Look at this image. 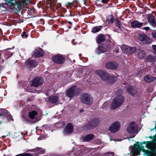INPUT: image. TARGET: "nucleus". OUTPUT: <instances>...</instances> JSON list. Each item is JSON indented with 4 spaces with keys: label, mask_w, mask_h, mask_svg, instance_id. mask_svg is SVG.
<instances>
[{
    "label": "nucleus",
    "mask_w": 156,
    "mask_h": 156,
    "mask_svg": "<svg viewBox=\"0 0 156 156\" xmlns=\"http://www.w3.org/2000/svg\"><path fill=\"white\" fill-rule=\"evenodd\" d=\"M124 100V98L122 95L116 96L114 98L111 104V109H115L118 108L123 103Z\"/></svg>",
    "instance_id": "f257e3e1"
},
{
    "label": "nucleus",
    "mask_w": 156,
    "mask_h": 156,
    "mask_svg": "<svg viewBox=\"0 0 156 156\" xmlns=\"http://www.w3.org/2000/svg\"><path fill=\"white\" fill-rule=\"evenodd\" d=\"M100 119L98 118H94L91 119L87 123L83 126L84 129L90 130L98 126L100 123Z\"/></svg>",
    "instance_id": "f03ea898"
},
{
    "label": "nucleus",
    "mask_w": 156,
    "mask_h": 156,
    "mask_svg": "<svg viewBox=\"0 0 156 156\" xmlns=\"http://www.w3.org/2000/svg\"><path fill=\"white\" fill-rule=\"evenodd\" d=\"M11 49L8 48L3 50H0V63L1 64L3 63L5 59H7L12 55V52L8 51Z\"/></svg>",
    "instance_id": "7ed1b4c3"
},
{
    "label": "nucleus",
    "mask_w": 156,
    "mask_h": 156,
    "mask_svg": "<svg viewBox=\"0 0 156 156\" xmlns=\"http://www.w3.org/2000/svg\"><path fill=\"white\" fill-rule=\"evenodd\" d=\"M51 59L53 62L59 65L63 64L66 62V59L63 55L59 54L52 56Z\"/></svg>",
    "instance_id": "20e7f679"
},
{
    "label": "nucleus",
    "mask_w": 156,
    "mask_h": 156,
    "mask_svg": "<svg viewBox=\"0 0 156 156\" xmlns=\"http://www.w3.org/2000/svg\"><path fill=\"white\" fill-rule=\"evenodd\" d=\"M82 102L89 105H91L93 102V99L88 94H85L82 95L81 98Z\"/></svg>",
    "instance_id": "39448f33"
},
{
    "label": "nucleus",
    "mask_w": 156,
    "mask_h": 156,
    "mask_svg": "<svg viewBox=\"0 0 156 156\" xmlns=\"http://www.w3.org/2000/svg\"><path fill=\"white\" fill-rule=\"evenodd\" d=\"M6 5L8 6H13L16 11H20L19 1L17 0H7Z\"/></svg>",
    "instance_id": "423d86ee"
},
{
    "label": "nucleus",
    "mask_w": 156,
    "mask_h": 156,
    "mask_svg": "<svg viewBox=\"0 0 156 156\" xmlns=\"http://www.w3.org/2000/svg\"><path fill=\"white\" fill-rule=\"evenodd\" d=\"M43 82V79L39 76L34 78L31 81L33 86L35 87L42 85Z\"/></svg>",
    "instance_id": "0eeeda50"
},
{
    "label": "nucleus",
    "mask_w": 156,
    "mask_h": 156,
    "mask_svg": "<svg viewBox=\"0 0 156 156\" xmlns=\"http://www.w3.org/2000/svg\"><path fill=\"white\" fill-rule=\"evenodd\" d=\"M120 124L118 121L112 123L109 127L108 129L112 133H115L118 132L120 129Z\"/></svg>",
    "instance_id": "6e6552de"
},
{
    "label": "nucleus",
    "mask_w": 156,
    "mask_h": 156,
    "mask_svg": "<svg viewBox=\"0 0 156 156\" xmlns=\"http://www.w3.org/2000/svg\"><path fill=\"white\" fill-rule=\"evenodd\" d=\"M139 40L144 44H150L151 40L147 35L144 34H140L138 35Z\"/></svg>",
    "instance_id": "1a4fd4ad"
},
{
    "label": "nucleus",
    "mask_w": 156,
    "mask_h": 156,
    "mask_svg": "<svg viewBox=\"0 0 156 156\" xmlns=\"http://www.w3.org/2000/svg\"><path fill=\"white\" fill-rule=\"evenodd\" d=\"M95 73L101 78V80L105 81L107 80V78L109 74L106 71L102 70L95 71Z\"/></svg>",
    "instance_id": "9d476101"
},
{
    "label": "nucleus",
    "mask_w": 156,
    "mask_h": 156,
    "mask_svg": "<svg viewBox=\"0 0 156 156\" xmlns=\"http://www.w3.org/2000/svg\"><path fill=\"white\" fill-rule=\"evenodd\" d=\"M73 126L71 123H68L64 129V133L65 134H71L73 132Z\"/></svg>",
    "instance_id": "9b49d317"
},
{
    "label": "nucleus",
    "mask_w": 156,
    "mask_h": 156,
    "mask_svg": "<svg viewBox=\"0 0 156 156\" xmlns=\"http://www.w3.org/2000/svg\"><path fill=\"white\" fill-rule=\"evenodd\" d=\"M76 87V85H74L68 89L66 92V96L70 98H73L75 94Z\"/></svg>",
    "instance_id": "f8f14e48"
},
{
    "label": "nucleus",
    "mask_w": 156,
    "mask_h": 156,
    "mask_svg": "<svg viewBox=\"0 0 156 156\" xmlns=\"http://www.w3.org/2000/svg\"><path fill=\"white\" fill-rule=\"evenodd\" d=\"M125 88L127 91L132 96H134L137 93V90L136 87L129 85L126 87Z\"/></svg>",
    "instance_id": "ddd939ff"
},
{
    "label": "nucleus",
    "mask_w": 156,
    "mask_h": 156,
    "mask_svg": "<svg viewBox=\"0 0 156 156\" xmlns=\"http://www.w3.org/2000/svg\"><path fill=\"white\" fill-rule=\"evenodd\" d=\"M118 67L117 63L114 61L109 62L105 64V67L109 69H115L117 68Z\"/></svg>",
    "instance_id": "4468645a"
},
{
    "label": "nucleus",
    "mask_w": 156,
    "mask_h": 156,
    "mask_svg": "<svg viewBox=\"0 0 156 156\" xmlns=\"http://www.w3.org/2000/svg\"><path fill=\"white\" fill-rule=\"evenodd\" d=\"M27 67L29 68H35L37 66V63L35 60L28 59L25 62Z\"/></svg>",
    "instance_id": "2eb2a0df"
},
{
    "label": "nucleus",
    "mask_w": 156,
    "mask_h": 156,
    "mask_svg": "<svg viewBox=\"0 0 156 156\" xmlns=\"http://www.w3.org/2000/svg\"><path fill=\"white\" fill-rule=\"evenodd\" d=\"M131 27L133 28H141L143 26H144L145 24L140 22L137 20H134L131 23Z\"/></svg>",
    "instance_id": "dca6fc26"
},
{
    "label": "nucleus",
    "mask_w": 156,
    "mask_h": 156,
    "mask_svg": "<svg viewBox=\"0 0 156 156\" xmlns=\"http://www.w3.org/2000/svg\"><path fill=\"white\" fill-rule=\"evenodd\" d=\"M144 148V146L143 145H140L139 144H135L133 146V148L137 151L136 152V156L140 154L139 151H142L143 152L145 151L146 150Z\"/></svg>",
    "instance_id": "f3484780"
},
{
    "label": "nucleus",
    "mask_w": 156,
    "mask_h": 156,
    "mask_svg": "<svg viewBox=\"0 0 156 156\" xmlns=\"http://www.w3.org/2000/svg\"><path fill=\"white\" fill-rule=\"evenodd\" d=\"M134 122L133 121L131 122L129 127L126 129L127 133H134L137 131V128L133 126V124Z\"/></svg>",
    "instance_id": "a211bd4d"
},
{
    "label": "nucleus",
    "mask_w": 156,
    "mask_h": 156,
    "mask_svg": "<svg viewBox=\"0 0 156 156\" xmlns=\"http://www.w3.org/2000/svg\"><path fill=\"white\" fill-rule=\"evenodd\" d=\"M106 38L104 35L102 34H99L96 39V42L98 44H100L105 40Z\"/></svg>",
    "instance_id": "6ab92c4d"
},
{
    "label": "nucleus",
    "mask_w": 156,
    "mask_h": 156,
    "mask_svg": "<svg viewBox=\"0 0 156 156\" xmlns=\"http://www.w3.org/2000/svg\"><path fill=\"white\" fill-rule=\"evenodd\" d=\"M137 54L140 58H144L146 55L145 52L140 48H139L137 50Z\"/></svg>",
    "instance_id": "aec40b11"
},
{
    "label": "nucleus",
    "mask_w": 156,
    "mask_h": 156,
    "mask_svg": "<svg viewBox=\"0 0 156 156\" xmlns=\"http://www.w3.org/2000/svg\"><path fill=\"white\" fill-rule=\"evenodd\" d=\"M58 100V97L57 96H51L48 97V101L52 104H55Z\"/></svg>",
    "instance_id": "412c9836"
},
{
    "label": "nucleus",
    "mask_w": 156,
    "mask_h": 156,
    "mask_svg": "<svg viewBox=\"0 0 156 156\" xmlns=\"http://www.w3.org/2000/svg\"><path fill=\"white\" fill-rule=\"evenodd\" d=\"M94 137L93 134H88L84 136L83 138V140L84 142H88L92 140Z\"/></svg>",
    "instance_id": "4be33fe9"
},
{
    "label": "nucleus",
    "mask_w": 156,
    "mask_h": 156,
    "mask_svg": "<svg viewBox=\"0 0 156 156\" xmlns=\"http://www.w3.org/2000/svg\"><path fill=\"white\" fill-rule=\"evenodd\" d=\"M121 48L123 53L128 55H130V53L129 52V49H130L129 46L127 45H123L121 47Z\"/></svg>",
    "instance_id": "5701e85b"
},
{
    "label": "nucleus",
    "mask_w": 156,
    "mask_h": 156,
    "mask_svg": "<svg viewBox=\"0 0 156 156\" xmlns=\"http://www.w3.org/2000/svg\"><path fill=\"white\" fill-rule=\"evenodd\" d=\"M156 77L146 75L144 78L145 81L147 83H150L154 81L156 79Z\"/></svg>",
    "instance_id": "b1692460"
},
{
    "label": "nucleus",
    "mask_w": 156,
    "mask_h": 156,
    "mask_svg": "<svg viewBox=\"0 0 156 156\" xmlns=\"http://www.w3.org/2000/svg\"><path fill=\"white\" fill-rule=\"evenodd\" d=\"M37 115V112L35 110H32L28 112V117L30 119H34L35 117Z\"/></svg>",
    "instance_id": "393cba45"
},
{
    "label": "nucleus",
    "mask_w": 156,
    "mask_h": 156,
    "mask_svg": "<svg viewBox=\"0 0 156 156\" xmlns=\"http://www.w3.org/2000/svg\"><path fill=\"white\" fill-rule=\"evenodd\" d=\"M147 20L149 23L152 26H153L154 24V25L155 21L154 16L153 15H149L147 17Z\"/></svg>",
    "instance_id": "a878e982"
},
{
    "label": "nucleus",
    "mask_w": 156,
    "mask_h": 156,
    "mask_svg": "<svg viewBox=\"0 0 156 156\" xmlns=\"http://www.w3.org/2000/svg\"><path fill=\"white\" fill-rule=\"evenodd\" d=\"M9 112L6 109L4 108L0 109V117L2 116V117H6V115H8Z\"/></svg>",
    "instance_id": "bb28decb"
},
{
    "label": "nucleus",
    "mask_w": 156,
    "mask_h": 156,
    "mask_svg": "<svg viewBox=\"0 0 156 156\" xmlns=\"http://www.w3.org/2000/svg\"><path fill=\"white\" fill-rule=\"evenodd\" d=\"M96 52L98 55L105 52V50L102 46H99L95 50Z\"/></svg>",
    "instance_id": "cd10ccee"
},
{
    "label": "nucleus",
    "mask_w": 156,
    "mask_h": 156,
    "mask_svg": "<svg viewBox=\"0 0 156 156\" xmlns=\"http://www.w3.org/2000/svg\"><path fill=\"white\" fill-rule=\"evenodd\" d=\"M107 78V80L105 81L108 82L110 84L113 83L116 80L114 76H110L109 74Z\"/></svg>",
    "instance_id": "c85d7f7f"
},
{
    "label": "nucleus",
    "mask_w": 156,
    "mask_h": 156,
    "mask_svg": "<svg viewBox=\"0 0 156 156\" xmlns=\"http://www.w3.org/2000/svg\"><path fill=\"white\" fill-rule=\"evenodd\" d=\"M106 21L108 23L112 24L114 21L113 16L112 14L107 16L106 18Z\"/></svg>",
    "instance_id": "c756f323"
},
{
    "label": "nucleus",
    "mask_w": 156,
    "mask_h": 156,
    "mask_svg": "<svg viewBox=\"0 0 156 156\" xmlns=\"http://www.w3.org/2000/svg\"><path fill=\"white\" fill-rule=\"evenodd\" d=\"M32 151H33V152L38 151V153L40 154H44V150L41 148H37L36 149L29 150L28 151L32 152Z\"/></svg>",
    "instance_id": "7c9ffc66"
},
{
    "label": "nucleus",
    "mask_w": 156,
    "mask_h": 156,
    "mask_svg": "<svg viewBox=\"0 0 156 156\" xmlns=\"http://www.w3.org/2000/svg\"><path fill=\"white\" fill-rule=\"evenodd\" d=\"M146 60L147 61L149 62L156 61V57L149 55L147 57Z\"/></svg>",
    "instance_id": "2f4dec72"
},
{
    "label": "nucleus",
    "mask_w": 156,
    "mask_h": 156,
    "mask_svg": "<svg viewBox=\"0 0 156 156\" xmlns=\"http://www.w3.org/2000/svg\"><path fill=\"white\" fill-rule=\"evenodd\" d=\"M34 55H35V57L36 58L42 57L43 55V51L41 49L38 50L35 52Z\"/></svg>",
    "instance_id": "473e14b6"
},
{
    "label": "nucleus",
    "mask_w": 156,
    "mask_h": 156,
    "mask_svg": "<svg viewBox=\"0 0 156 156\" xmlns=\"http://www.w3.org/2000/svg\"><path fill=\"white\" fill-rule=\"evenodd\" d=\"M85 151L83 149H80L74 153V154L77 156H81L85 154Z\"/></svg>",
    "instance_id": "72a5a7b5"
},
{
    "label": "nucleus",
    "mask_w": 156,
    "mask_h": 156,
    "mask_svg": "<svg viewBox=\"0 0 156 156\" xmlns=\"http://www.w3.org/2000/svg\"><path fill=\"white\" fill-rule=\"evenodd\" d=\"M143 152H144V154H146L147 156H154V149L151 151L149 150H146V151Z\"/></svg>",
    "instance_id": "f704fd0d"
},
{
    "label": "nucleus",
    "mask_w": 156,
    "mask_h": 156,
    "mask_svg": "<svg viewBox=\"0 0 156 156\" xmlns=\"http://www.w3.org/2000/svg\"><path fill=\"white\" fill-rule=\"evenodd\" d=\"M102 28V26H96L93 27L91 31L92 33H95L99 32L101 30Z\"/></svg>",
    "instance_id": "c9c22d12"
},
{
    "label": "nucleus",
    "mask_w": 156,
    "mask_h": 156,
    "mask_svg": "<svg viewBox=\"0 0 156 156\" xmlns=\"http://www.w3.org/2000/svg\"><path fill=\"white\" fill-rule=\"evenodd\" d=\"M19 2L20 5V9H21L22 6L23 5L29 2V0H19Z\"/></svg>",
    "instance_id": "e433bc0d"
},
{
    "label": "nucleus",
    "mask_w": 156,
    "mask_h": 156,
    "mask_svg": "<svg viewBox=\"0 0 156 156\" xmlns=\"http://www.w3.org/2000/svg\"><path fill=\"white\" fill-rule=\"evenodd\" d=\"M115 22L117 27L119 29H121V22L119 20L118 18H117L115 20Z\"/></svg>",
    "instance_id": "4c0bfd02"
},
{
    "label": "nucleus",
    "mask_w": 156,
    "mask_h": 156,
    "mask_svg": "<svg viewBox=\"0 0 156 156\" xmlns=\"http://www.w3.org/2000/svg\"><path fill=\"white\" fill-rule=\"evenodd\" d=\"M130 49L129 50V52L130 53V55L134 53L135 52L137 51L136 48L135 47H130Z\"/></svg>",
    "instance_id": "58836bf2"
},
{
    "label": "nucleus",
    "mask_w": 156,
    "mask_h": 156,
    "mask_svg": "<svg viewBox=\"0 0 156 156\" xmlns=\"http://www.w3.org/2000/svg\"><path fill=\"white\" fill-rule=\"evenodd\" d=\"M65 124V122L62 121H59L57 123H56V126L58 127H60L62 126H64Z\"/></svg>",
    "instance_id": "ea45409f"
},
{
    "label": "nucleus",
    "mask_w": 156,
    "mask_h": 156,
    "mask_svg": "<svg viewBox=\"0 0 156 156\" xmlns=\"http://www.w3.org/2000/svg\"><path fill=\"white\" fill-rule=\"evenodd\" d=\"M50 125L48 124L43 125L42 128L43 129H45L46 130H50Z\"/></svg>",
    "instance_id": "a19ab883"
},
{
    "label": "nucleus",
    "mask_w": 156,
    "mask_h": 156,
    "mask_svg": "<svg viewBox=\"0 0 156 156\" xmlns=\"http://www.w3.org/2000/svg\"><path fill=\"white\" fill-rule=\"evenodd\" d=\"M23 119H24V121H25L26 123H27V122L30 123L31 121L30 119H29L27 117L25 116H23Z\"/></svg>",
    "instance_id": "79ce46f5"
},
{
    "label": "nucleus",
    "mask_w": 156,
    "mask_h": 156,
    "mask_svg": "<svg viewBox=\"0 0 156 156\" xmlns=\"http://www.w3.org/2000/svg\"><path fill=\"white\" fill-rule=\"evenodd\" d=\"M37 22L38 24L43 25L44 23V19H42L38 20Z\"/></svg>",
    "instance_id": "37998d69"
},
{
    "label": "nucleus",
    "mask_w": 156,
    "mask_h": 156,
    "mask_svg": "<svg viewBox=\"0 0 156 156\" xmlns=\"http://www.w3.org/2000/svg\"><path fill=\"white\" fill-rule=\"evenodd\" d=\"M114 154L113 152H108L106 153L105 156H114Z\"/></svg>",
    "instance_id": "c03bdc74"
},
{
    "label": "nucleus",
    "mask_w": 156,
    "mask_h": 156,
    "mask_svg": "<svg viewBox=\"0 0 156 156\" xmlns=\"http://www.w3.org/2000/svg\"><path fill=\"white\" fill-rule=\"evenodd\" d=\"M21 35L23 38H26L28 37L27 34L24 31L22 33Z\"/></svg>",
    "instance_id": "a18cd8bd"
},
{
    "label": "nucleus",
    "mask_w": 156,
    "mask_h": 156,
    "mask_svg": "<svg viewBox=\"0 0 156 156\" xmlns=\"http://www.w3.org/2000/svg\"><path fill=\"white\" fill-rule=\"evenodd\" d=\"M80 89L79 88H78L77 90H76V89L75 93V94L76 95L80 94Z\"/></svg>",
    "instance_id": "49530a36"
},
{
    "label": "nucleus",
    "mask_w": 156,
    "mask_h": 156,
    "mask_svg": "<svg viewBox=\"0 0 156 156\" xmlns=\"http://www.w3.org/2000/svg\"><path fill=\"white\" fill-rule=\"evenodd\" d=\"M152 47L154 50V54H156V45H153Z\"/></svg>",
    "instance_id": "de8ad7c7"
},
{
    "label": "nucleus",
    "mask_w": 156,
    "mask_h": 156,
    "mask_svg": "<svg viewBox=\"0 0 156 156\" xmlns=\"http://www.w3.org/2000/svg\"><path fill=\"white\" fill-rule=\"evenodd\" d=\"M66 5L68 7H71L72 5V3L70 2H67Z\"/></svg>",
    "instance_id": "09e8293b"
},
{
    "label": "nucleus",
    "mask_w": 156,
    "mask_h": 156,
    "mask_svg": "<svg viewBox=\"0 0 156 156\" xmlns=\"http://www.w3.org/2000/svg\"><path fill=\"white\" fill-rule=\"evenodd\" d=\"M142 29L143 30L147 31V30H148L150 29V28L148 27H143V28Z\"/></svg>",
    "instance_id": "8fccbe9b"
},
{
    "label": "nucleus",
    "mask_w": 156,
    "mask_h": 156,
    "mask_svg": "<svg viewBox=\"0 0 156 156\" xmlns=\"http://www.w3.org/2000/svg\"><path fill=\"white\" fill-rule=\"evenodd\" d=\"M4 4L2 5V4L0 3V10H2V8H4V7L3 6Z\"/></svg>",
    "instance_id": "3c124183"
},
{
    "label": "nucleus",
    "mask_w": 156,
    "mask_h": 156,
    "mask_svg": "<svg viewBox=\"0 0 156 156\" xmlns=\"http://www.w3.org/2000/svg\"><path fill=\"white\" fill-rule=\"evenodd\" d=\"M151 143V141H146V147H147V146L148 145L150 144Z\"/></svg>",
    "instance_id": "603ef678"
},
{
    "label": "nucleus",
    "mask_w": 156,
    "mask_h": 156,
    "mask_svg": "<svg viewBox=\"0 0 156 156\" xmlns=\"http://www.w3.org/2000/svg\"><path fill=\"white\" fill-rule=\"evenodd\" d=\"M110 0H102V2L104 3H107Z\"/></svg>",
    "instance_id": "864d4df0"
},
{
    "label": "nucleus",
    "mask_w": 156,
    "mask_h": 156,
    "mask_svg": "<svg viewBox=\"0 0 156 156\" xmlns=\"http://www.w3.org/2000/svg\"><path fill=\"white\" fill-rule=\"evenodd\" d=\"M152 35L153 38H156V32H155L154 33H152Z\"/></svg>",
    "instance_id": "5fc2aeb1"
},
{
    "label": "nucleus",
    "mask_w": 156,
    "mask_h": 156,
    "mask_svg": "<svg viewBox=\"0 0 156 156\" xmlns=\"http://www.w3.org/2000/svg\"><path fill=\"white\" fill-rule=\"evenodd\" d=\"M140 144V145H142L143 144V143L142 142H137L136 144Z\"/></svg>",
    "instance_id": "6e6d98bb"
},
{
    "label": "nucleus",
    "mask_w": 156,
    "mask_h": 156,
    "mask_svg": "<svg viewBox=\"0 0 156 156\" xmlns=\"http://www.w3.org/2000/svg\"><path fill=\"white\" fill-rule=\"evenodd\" d=\"M39 154H40L38 153H38H35L34 155L35 156H38L39 155Z\"/></svg>",
    "instance_id": "4d7b16f0"
},
{
    "label": "nucleus",
    "mask_w": 156,
    "mask_h": 156,
    "mask_svg": "<svg viewBox=\"0 0 156 156\" xmlns=\"http://www.w3.org/2000/svg\"><path fill=\"white\" fill-rule=\"evenodd\" d=\"M68 23L69 24V25H72V23L71 22L69 21H68Z\"/></svg>",
    "instance_id": "13d9d810"
},
{
    "label": "nucleus",
    "mask_w": 156,
    "mask_h": 156,
    "mask_svg": "<svg viewBox=\"0 0 156 156\" xmlns=\"http://www.w3.org/2000/svg\"><path fill=\"white\" fill-rule=\"evenodd\" d=\"M155 137V136H153V137H152L151 136L149 137V138L151 139H153Z\"/></svg>",
    "instance_id": "bf43d9fd"
},
{
    "label": "nucleus",
    "mask_w": 156,
    "mask_h": 156,
    "mask_svg": "<svg viewBox=\"0 0 156 156\" xmlns=\"http://www.w3.org/2000/svg\"><path fill=\"white\" fill-rule=\"evenodd\" d=\"M115 51L116 53H118L119 52L118 49L116 48L115 49Z\"/></svg>",
    "instance_id": "052dcab7"
},
{
    "label": "nucleus",
    "mask_w": 156,
    "mask_h": 156,
    "mask_svg": "<svg viewBox=\"0 0 156 156\" xmlns=\"http://www.w3.org/2000/svg\"><path fill=\"white\" fill-rule=\"evenodd\" d=\"M154 156H156V150L154 149Z\"/></svg>",
    "instance_id": "680f3d73"
},
{
    "label": "nucleus",
    "mask_w": 156,
    "mask_h": 156,
    "mask_svg": "<svg viewBox=\"0 0 156 156\" xmlns=\"http://www.w3.org/2000/svg\"><path fill=\"white\" fill-rule=\"evenodd\" d=\"M72 25H69V26H68V27L69 29H70L71 28V26Z\"/></svg>",
    "instance_id": "e2e57ef3"
},
{
    "label": "nucleus",
    "mask_w": 156,
    "mask_h": 156,
    "mask_svg": "<svg viewBox=\"0 0 156 156\" xmlns=\"http://www.w3.org/2000/svg\"><path fill=\"white\" fill-rule=\"evenodd\" d=\"M153 27H156V22L155 23V24L154 25V24L152 26Z\"/></svg>",
    "instance_id": "0e129e2a"
},
{
    "label": "nucleus",
    "mask_w": 156,
    "mask_h": 156,
    "mask_svg": "<svg viewBox=\"0 0 156 156\" xmlns=\"http://www.w3.org/2000/svg\"><path fill=\"white\" fill-rule=\"evenodd\" d=\"M135 135H132L131 137V138H133L135 137Z\"/></svg>",
    "instance_id": "69168bd1"
},
{
    "label": "nucleus",
    "mask_w": 156,
    "mask_h": 156,
    "mask_svg": "<svg viewBox=\"0 0 156 156\" xmlns=\"http://www.w3.org/2000/svg\"><path fill=\"white\" fill-rule=\"evenodd\" d=\"M83 111V109H81L80 110V112H81Z\"/></svg>",
    "instance_id": "338daca9"
},
{
    "label": "nucleus",
    "mask_w": 156,
    "mask_h": 156,
    "mask_svg": "<svg viewBox=\"0 0 156 156\" xmlns=\"http://www.w3.org/2000/svg\"><path fill=\"white\" fill-rule=\"evenodd\" d=\"M142 143H143V144H146V141H144L142 142Z\"/></svg>",
    "instance_id": "774afa93"
}]
</instances>
